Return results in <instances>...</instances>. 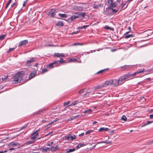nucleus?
Here are the masks:
<instances>
[{"instance_id": "b1692460", "label": "nucleus", "mask_w": 153, "mask_h": 153, "mask_svg": "<svg viewBox=\"0 0 153 153\" xmlns=\"http://www.w3.org/2000/svg\"><path fill=\"white\" fill-rule=\"evenodd\" d=\"M43 110H42V109L39 110L38 111H37L33 113V115H37L39 114H40V113H41L42 112H43Z\"/></svg>"}, {"instance_id": "2eb2a0df", "label": "nucleus", "mask_w": 153, "mask_h": 153, "mask_svg": "<svg viewBox=\"0 0 153 153\" xmlns=\"http://www.w3.org/2000/svg\"><path fill=\"white\" fill-rule=\"evenodd\" d=\"M57 62V60H55L53 62L49 64L48 66L47 67H50L51 68H52L54 67L53 65L55 64Z\"/></svg>"}, {"instance_id": "bb28decb", "label": "nucleus", "mask_w": 153, "mask_h": 153, "mask_svg": "<svg viewBox=\"0 0 153 153\" xmlns=\"http://www.w3.org/2000/svg\"><path fill=\"white\" fill-rule=\"evenodd\" d=\"M46 147H42L40 149L41 150L42 152H47Z\"/></svg>"}, {"instance_id": "4c0bfd02", "label": "nucleus", "mask_w": 153, "mask_h": 153, "mask_svg": "<svg viewBox=\"0 0 153 153\" xmlns=\"http://www.w3.org/2000/svg\"><path fill=\"white\" fill-rule=\"evenodd\" d=\"M106 70V69H103V70H100V71H99L97 72V74H100L102 73H103V72H104V71H105Z\"/></svg>"}, {"instance_id": "a19ab883", "label": "nucleus", "mask_w": 153, "mask_h": 153, "mask_svg": "<svg viewBox=\"0 0 153 153\" xmlns=\"http://www.w3.org/2000/svg\"><path fill=\"white\" fill-rule=\"evenodd\" d=\"M85 146V145L84 143H80L77 146L76 148H80L82 146Z\"/></svg>"}, {"instance_id": "f03ea898", "label": "nucleus", "mask_w": 153, "mask_h": 153, "mask_svg": "<svg viewBox=\"0 0 153 153\" xmlns=\"http://www.w3.org/2000/svg\"><path fill=\"white\" fill-rule=\"evenodd\" d=\"M129 75L124 74L120 77L118 80L120 85L122 84L124 82L125 80L127 79H129Z\"/></svg>"}, {"instance_id": "f8f14e48", "label": "nucleus", "mask_w": 153, "mask_h": 153, "mask_svg": "<svg viewBox=\"0 0 153 153\" xmlns=\"http://www.w3.org/2000/svg\"><path fill=\"white\" fill-rule=\"evenodd\" d=\"M112 82H113V83H112V84H113V85L114 86H116L119 85H120L119 83L118 82V80H117L116 79H112Z\"/></svg>"}, {"instance_id": "dca6fc26", "label": "nucleus", "mask_w": 153, "mask_h": 153, "mask_svg": "<svg viewBox=\"0 0 153 153\" xmlns=\"http://www.w3.org/2000/svg\"><path fill=\"white\" fill-rule=\"evenodd\" d=\"M112 82V79L110 80L109 81H107L104 82L103 84V85H105V87L106 85H111L113 83Z\"/></svg>"}, {"instance_id": "6ab92c4d", "label": "nucleus", "mask_w": 153, "mask_h": 153, "mask_svg": "<svg viewBox=\"0 0 153 153\" xmlns=\"http://www.w3.org/2000/svg\"><path fill=\"white\" fill-rule=\"evenodd\" d=\"M108 130V128H107L101 127L98 129V131L100 132H102L103 131H107Z\"/></svg>"}, {"instance_id": "58836bf2", "label": "nucleus", "mask_w": 153, "mask_h": 153, "mask_svg": "<svg viewBox=\"0 0 153 153\" xmlns=\"http://www.w3.org/2000/svg\"><path fill=\"white\" fill-rule=\"evenodd\" d=\"M103 141V143H105L106 144L111 143V141H108L107 140H105V141Z\"/></svg>"}, {"instance_id": "ea45409f", "label": "nucleus", "mask_w": 153, "mask_h": 153, "mask_svg": "<svg viewBox=\"0 0 153 153\" xmlns=\"http://www.w3.org/2000/svg\"><path fill=\"white\" fill-rule=\"evenodd\" d=\"M11 1H12V0H9L8 2L7 3V5H6V6L5 7V9H6L7 8L8 6L10 5V4L11 3Z\"/></svg>"}, {"instance_id": "c9c22d12", "label": "nucleus", "mask_w": 153, "mask_h": 153, "mask_svg": "<svg viewBox=\"0 0 153 153\" xmlns=\"http://www.w3.org/2000/svg\"><path fill=\"white\" fill-rule=\"evenodd\" d=\"M121 119L125 121H127V118L124 115H123Z\"/></svg>"}, {"instance_id": "09e8293b", "label": "nucleus", "mask_w": 153, "mask_h": 153, "mask_svg": "<svg viewBox=\"0 0 153 153\" xmlns=\"http://www.w3.org/2000/svg\"><path fill=\"white\" fill-rule=\"evenodd\" d=\"M77 103V102L76 101H75L73 102L71 104V105L73 106L75 105L76 103Z\"/></svg>"}, {"instance_id": "9b49d317", "label": "nucleus", "mask_w": 153, "mask_h": 153, "mask_svg": "<svg viewBox=\"0 0 153 153\" xmlns=\"http://www.w3.org/2000/svg\"><path fill=\"white\" fill-rule=\"evenodd\" d=\"M54 56L58 57H64L65 55L63 53H55L54 54Z\"/></svg>"}, {"instance_id": "6e6552de", "label": "nucleus", "mask_w": 153, "mask_h": 153, "mask_svg": "<svg viewBox=\"0 0 153 153\" xmlns=\"http://www.w3.org/2000/svg\"><path fill=\"white\" fill-rule=\"evenodd\" d=\"M28 42L27 40H24L21 41L19 42L18 47H21L24 46L25 45L27 44L28 43Z\"/></svg>"}, {"instance_id": "c85d7f7f", "label": "nucleus", "mask_w": 153, "mask_h": 153, "mask_svg": "<svg viewBox=\"0 0 153 153\" xmlns=\"http://www.w3.org/2000/svg\"><path fill=\"white\" fill-rule=\"evenodd\" d=\"M126 4V2H123V3H122L121 4V6L122 7H121V9H125L126 7H127V6H126V7H125V5Z\"/></svg>"}, {"instance_id": "a878e982", "label": "nucleus", "mask_w": 153, "mask_h": 153, "mask_svg": "<svg viewBox=\"0 0 153 153\" xmlns=\"http://www.w3.org/2000/svg\"><path fill=\"white\" fill-rule=\"evenodd\" d=\"M88 26H89V25H83L82 26L78 27V29H86Z\"/></svg>"}, {"instance_id": "3c124183", "label": "nucleus", "mask_w": 153, "mask_h": 153, "mask_svg": "<svg viewBox=\"0 0 153 153\" xmlns=\"http://www.w3.org/2000/svg\"><path fill=\"white\" fill-rule=\"evenodd\" d=\"M105 28L106 29H108L110 30H111V28L109 27V26H108L107 25H105Z\"/></svg>"}, {"instance_id": "473e14b6", "label": "nucleus", "mask_w": 153, "mask_h": 153, "mask_svg": "<svg viewBox=\"0 0 153 153\" xmlns=\"http://www.w3.org/2000/svg\"><path fill=\"white\" fill-rule=\"evenodd\" d=\"M134 36V35L132 34H131L129 35H127L125 36V38L127 39L130 37H133Z\"/></svg>"}, {"instance_id": "0eeeda50", "label": "nucleus", "mask_w": 153, "mask_h": 153, "mask_svg": "<svg viewBox=\"0 0 153 153\" xmlns=\"http://www.w3.org/2000/svg\"><path fill=\"white\" fill-rule=\"evenodd\" d=\"M108 2L110 3L109 8H111L112 7H114L117 6V4L115 2H112V0H108Z\"/></svg>"}, {"instance_id": "20e7f679", "label": "nucleus", "mask_w": 153, "mask_h": 153, "mask_svg": "<svg viewBox=\"0 0 153 153\" xmlns=\"http://www.w3.org/2000/svg\"><path fill=\"white\" fill-rule=\"evenodd\" d=\"M39 133L33 132L31 135L30 139L34 140L35 141L40 139L41 138V137H39Z\"/></svg>"}, {"instance_id": "412c9836", "label": "nucleus", "mask_w": 153, "mask_h": 153, "mask_svg": "<svg viewBox=\"0 0 153 153\" xmlns=\"http://www.w3.org/2000/svg\"><path fill=\"white\" fill-rule=\"evenodd\" d=\"M103 6V5L102 4H100L98 5H94L93 7V8L94 9H98L99 8L102 7Z\"/></svg>"}, {"instance_id": "6e6d98bb", "label": "nucleus", "mask_w": 153, "mask_h": 153, "mask_svg": "<svg viewBox=\"0 0 153 153\" xmlns=\"http://www.w3.org/2000/svg\"><path fill=\"white\" fill-rule=\"evenodd\" d=\"M53 143V142H50V143H47V146H50Z\"/></svg>"}, {"instance_id": "49530a36", "label": "nucleus", "mask_w": 153, "mask_h": 153, "mask_svg": "<svg viewBox=\"0 0 153 153\" xmlns=\"http://www.w3.org/2000/svg\"><path fill=\"white\" fill-rule=\"evenodd\" d=\"M83 44L78 43H74L72 45H82Z\"/></svg>"}, {"instance_id": "680f3d73", "label": "nucleus", "mask_w": 153, "mask_h": 153, "mask_svg": "<svg viewBox=\"0 0 153 153\" xmlns=\"http://www.w3.org/2000/svg\"><path fill=\"white\" fill-rule=\"evenodd\" d=\"M79 115H77L76 116H74L73 117L74 119H76V118L78 117H79Z\"/></svg>"}, {"instance_id": "393cba45", "label": "nucleus", "mask_w": 153, "mask_h": 153, "mask_svg": "<svg viewBox=\"0 0 153 153\" xmlns=\"http://www.w3.org/2000/svg\"><path fill=\"white\" fill-rule=\"evenodd\" d=\"M92 111V110L91 109H89L88 110H85L84 111H83V113H86L87 114H89L91 113Z\"/></svg>"}, {"instance_id": "f257e3e1", "label": "nucleus", "mask_w": 153, "mask_h": 153, "mask_svg": "<svg viewBox=\"0 0 153 153\" xmlns=\"http://www.w3.org/2000/svg\"><path fill=\"white\" fill-rule=\"evenodd\" d=\"M25 73L24 71H19L15 74L13 78V82L14 83H18L21 82L24 83L26 82L24 79Z\"/></svg>"}, {"instance_id": "aec40b11", "label": "nucleus", "mask_w": 153, "mask_h": 153, "mask_svg": "<svg viewBox=\"0 0 153 153\" xmlns=\"http://www.w3.org/2000/svg\"><path fill=\"white\" fill-rule=\"evenodd\" d=\"M74 9L82 11L83 10V7L81 6H75L74 7Z\"/></svg>"}, {"instance_id": "4be33fe9", "label": "nucleus", "mask_w": 153, "mask_h": 153, "mask_svg": "<svg viewBox=\"0 0 153 153\" xmlns=\"http://www.w3.org/2000/svg\"><path fill=\"white\" fill-rule=\"evenodd\" d=\"M131 65H125L124 66H122L121 68L122 69L124 70H128L130 68V67H131Z\"/></svg>"}, {"instance_id": "338daca9", "label": "nucleus", "mask_w": 153, "mask_h": 153, "mask_svg": "<svg viewBox=\"0 0 153 153\" xmlns=\"http://www.w3.org/2000/svg\"><path fill=\"white\" fill-rule=\"evenodd\" d=\"M153 118V114H151L150 115L149 119H152Z\"/></svg>"}, {"instance_id": "603ef678", "label": "nucleus", "mask_w": 153, "mask_h": 153, "mask_svg": "<svg viewBox=\"0 0 153 153\" xmlns=\"http://www.w3.org/2000/svg\"><path fill=\"white\" fill-rule=\"evenodd\" d=\"M84 90V89H82L80 90L79 91V93L80 94H81L83 92Z\"/></svg>"}, {"instance_id": "c03bdc74", "label": "nucleus", "mask_w": 153, "mask_h": 153, "mask_svg": "<svg viewBox=\"0 0 153 153\" xmlns=\"http://www.w3.org/2000/svg\"><path fill=\"white\" fill-rule=\"evenodd\" d=\"M48 71V70L47 68H44L42 70V73L44 74Z\"/></svg>"}, {"instance_id": "39448f33", "label": "nucleus", "mask_w": 153, "mask_h": 153, "mask_svg": "<svg viewBox=\"0 0 153 153\" xmlns=\"http://www.w3.org/2000/svg\"><path fill=\"white\" fill-rule=\"evenodd\" d=\"M153 33V31L152 30H148L143 32V35L144 37H147L151 35Z\"/></svg>"}, {"instance_id": "72a5a7b5", "label": "nucleus", "mask_w": 153, "mask_h": 153, "mask_svg": "<svg viewBox=\"0 0 153 153\" xmlns=\"http://www.w3.org/2000/svg\"><path fill=\"white\" fill-rule=\"evenodd\" d=\"M59 119L58 118H56L54 120H53L51 123H50L48 125H50V124H52L54 123V122L58 121L59 120Z\"/></svg>"}, {"instance_id": "7c9ffc66", "label": "nucleus", "mask_w": 153, "mask_h": 153, "mask_svg": "<svg viewBox=\"0 0 153 153\" xmlns=\"http://www.w3.org/2000/svg\"><path fill=\"white\" fill-rule=\"evenodd\" d=\"M137 74V73H136V71L132 74H127V75H129V78H130V77L131 76H135V75H136V74Z\"/></svg>"}, {"instance_id": "7ed1b4c3", "label": "nucleus", "mask_w": 153, "mask_h": 153, "mask_svg": "<svg viewBox=\"0 0 153 153\" xmlns=\"http://www.w3.org/2000/svg\"><path fill=\"white\" fill-rule=\"evenodd\" d=\"M19 145V144L18 143L15 142H11L8 145L9 147L10 148L9 149V150L11 151L13 150H14L15 149L13 148V147H16Z\"/></svg>"}, {"instance_id": "9d476101", "label": "nucleus", "mask_w": 153, "mask_h": 153, "mask_svg": "<svg viewBox=\"0 0 153 153\" xmlns=\"http://www.w3.org/2000/svg\"><path fill=\"white\" fill-rule=\"evenodd\" d=\"M56 10H54L52 9L51 11L48 13V15L52 17H53L55 15L56 13Z\"/></svg>"}, {"instance_id": "4d7b16f0", "label": "nucleus", "mask_w": 153, "mask_h": 153, "mask_svg": "<svg viewBox=\"0 0 153 153\" xmlns=\"http://www.w3.org/2000/svg\"><path fill=\"white\" fill-rule=\"evenodd\" d=\"M153 122V121H148L147 122L146 124L148 125Z\"/></svg>"}, {"instance_id": "e2e57ef3", "label": "nucleus", "mask_w": 153, "mask_h": 153, "mask_svg": "<svg viewBox=\"0 0 153 153\" xmlns=\"http://www.w3.org/2000/svg\"><path fill=\"white\" fill-rule=\"evenodd\" d=\"M46 148H47L46 149H47V152L51 151V148H50L46 147Z\"/></svg>"}, {"instance_id": "13d9d810", "label": "nucleus", "mask_w": 153, "mask_h": 153, "mask_svg": "<svg viewBox=\"0 0 153 153\" xmlns=\"http://www.w3.org/2000/svg\"><path fill=\"white\" fill-rule=\"evenodd\" d=\"M117 50V48H115L114 49H111V51L112 52H114L115 51H116Z\"/></svg>"}, {"instance_id": "c756f323", "label": "nucleus", "mask_w": 153, "mask_h": 153, "mask_svg": "<svg viewBox=\"0 0 153 153\" xmlns=\"http://www.w3.org/2000/svg\"><path fill=\"white\" fill-rule=\"evenodd\" d=\"M75 150V149L74 148H73L72 149H68L67 150L66 152L67 153L71 152L74 151Z\"/></svg>"}, {"instance_id": "cd10ccee", "label": "nucleus", "mask_w": 153, "mask_h": 153, "mask_svg": "<svg viewBox=\"0 0 153 153\" xmlns=\"http://www.w3.org/2000/svg\"><path fill=\"white\" fill-rule=\"evenodd\" d=\"M36 73H34L33 72L32 73H31L30 76H29L28 78L29 79H32L33 76H34L35 74Z\"/></svg>"}, {"instance_id": "f3484780", "label": "nucleus", "mask_w": 153, "mask_h": 153, "mask_svg": "<svg viewBox=\"0 0 153 153\" xmlns=\"http://www.w3.org/2000/svg\"><path fill=\"white\" fill-rule=\"evenodd\" d=\"M79 17L78 16H76L75 15H73L72 16L71 18H69L68 19L69 20H71V22H72L74 20L76 19V18Z\"/></svg>"}, {"instance_id": "4468645a", "label": "nucleus", "mask_w": 153, "mask_h": 153, "mask_svg": "<svg viewBox=\"0 0 153 153\" xmlns=\"http://www.w3.org/2000/svg\"><path fill=\"white\" fill-rule=\"evenodd\" d=\"M59 149V148L58 145H56L55 147L52 146L51 148V149L52 152H55Z\"/></svg>"}, {"instance_id": "2f4dec72", "label": "nucleus", "mask_w": 153, "mask_h": 153, "mask_svg": "<svg viewBox=\"0 0 153 153\" xmlns=\"http://www.w3.org/2000/svg\"><path fill=\"white\" fill-rule=\"evenodd\" d=\"M144 71V68L141 69H139L137 71H136V73H137V74L141 73L143 72Z\"/></svg>"}, {"instance_id": "a211bd4d", "label": "nucleus", "mask_w": 153, "mask_h": 153, "mask_svg": "<svg viewBox=\"0 0 153 153\" xmlns=\"http://www.w3.org/2000/svg\"><path fill=\"white\" fill-rule=\"evenodd\" d=\"M35 140L33 139H31V140L27 141L26 142V144L27 145H29L30 144L33 143L35 142Z\"/></svg>"}, {"instance_id": "e433bc0d", "label": "nucleus", "mask_w": 153, "mask_h": 153, "mask_svg": "<svg viewBox=\"0 0 153 153\" xmlns=\"http://www.w3.org/2000/svg\"><path fill=\"white\" fill-rule=\"evenodd\" d=\"M94 131V130H90L87 131L85 132V134L87 135V134L91 133Z\"/></svg>"}, {"instance_id": "79ce46f5", "label": "nucleus", "mask_w": 153, "mask_h": 153, "mask_svg": "<svg viewBox=\"0 0 153 153\" xmlns=\"http://www.w3.org/2000/svg\"><path fill=\"white\" fill-rule=\"evenodd\" d=\"M5 34L2 35L0 36V40H2L4 39L6 36Z\"/></svg>"}, {"instance_id": "ddd939ff", "label": "nucleus", "mask_w": 153, "mask_h": 153, "mask_svg": "<svg viewBox=\"0 0 153 153\" xmlns=\"http://www.w3.org/2000/svg\"><path fill=\"white\" fill-rule=\"evenodd\" d=\"M55 25L59 27H63L64 26V23L62 21H59L55 24Z\"/></svg>"}, {"instance_id": "37998d69", "label": "nucleus", "mask_w": 153, "mask_h": 153, "mask_svg": "<svg viewBox=\"0 0 153 153\" xmlns=\"http://www.w3.org/2000/svg\"><path fill=\"white\" fill-rule=\"evenodd\" d=\"M105 87V85H104L103 84L102 85H98V86H97L96 87H95V89H99V88H101V87Z\"/></svg>"}, {"instance_id": "774afa93", "label": "nucleus", "mask_w": 153, "mask_h": 153, "mask_svg": "<svg viewBox=\"0 0 153 153\" xmlns=\"http://www.w3.org/2000/svg\"><path fill=\"white\" fill-rule=\"evenodd\" d=\"M85 15V13H84L80 14V15L82 17H84Z\"/></svg>"}, {"instance_id": "423d86ee", "label": "nucleus", "mask_w": 153, "mask_h": 153, "mask_svg": "<svg viewBox=\"0 0 153 153\" xmlns=\"http://www.w3.org/2000/svg\"><path fill=\"white\" fill-rule=\"evenodd\" d=\"M65 138L69 140H73L76 139V136L74 134H69L67 136L65 137Z\"/></svg>"}, {"instance_id": "864d4df0", "label": "nucleus", "mask_w": 153, "mask_h": 153, "mask_svg": "<svg viewBox=\"0 0 153 153\" xmlns=\"http://www.w3.org/2000/svg\"><path fill=\"white\" fill-rule=\"evenodd\" d=\"M52 132H51L45 135V137L47 136H48L49 135H50V136H52Z\"/></svg>"}, {"instance_id": "bf43d9fd", "label": "nucleus", "mask_w": 153, "mask_h": 153, "mask_svg": "<svg viewBox=\"0 0 153 153\" xmlns=\"http://www.w3.org/2000/svg\"><path fill=\"white\" fill-rule=\"evenodd\" d=\"M14 48H9L8 51V53H9L11 51H13L14 50Z\"/></svg>"}, {"instance_id": "69168bd1", "label": "nucleus", "mask_w": 153, "mask_h": 153, "mask_svg": "<svg viewBox=\"0 0 153 153\" xmlns=\"http://www.w3.org/2000/svg\"><path fill=\"white\" fill-rule=\"evenodd\" d=\"M112 10L114 13H116L117 12V10L112 9Z\"/></svg>"}, {"instance_id": "8fccbe9b", "label": "nucleus", "mask_w": 153, "mask_h": 153, "mask_svg": "<svg viewBox=\"0 0 153 153\" xmlns=\"http://www.w3.org/2000/svg\"><path fill=\"white\" fill-rule=\"evenodd\" d=\"M27 1L28 0H26L25 1H24L23 4V7H24L25 6V4L26 3H27Z\"/></svg>"}, {"instance_id": "1a4fd4ad", "label": "nucleus", "mask_w": 153, "mask_h": 153, "mask_svg": "<svg viewBox=\"0 0 153 153\" xmlns=\"http://www.w3.org/2000/svg\"><path fill=\"white\" fill-rule=\"evenodd\" d=\"M36 59L34 58H32L28 60L26 62V64L28 66H30V63L36 61Z\"/></svg>"}, {"instance_id": "de8ad7c7", "label": "nucleus", "mask_w": 153, "mask_h": 153, "mask_svg": "<svg viewBox=\"0 0 153 153\" xmlns=\"http://www.w3.org/2000/svg\"><path fill=\"white\" fill-rule=\"evenodd\" d=\"M76 61V59H71L69 60V62H74Z\"/></svg>"}, {"instance_id": "0e129e2a", "label": "nucleus", "mask_w": 153, "mask_h": 153, "mask_svg": "<svg viewBox=\"0 0 153 153\" xmlns=\"http://www.w3.org/2000/svg\"><path fill=\"white\" fill-rule=\"evenodd\" d=\"M69 103V101H68L67 102H65L64 103V105H68Z\"/></svg>"}, {"instance_id": "5701e85b", "label": "nucleus", "mask_w": 153, "mask_h": 153, "mask_svg": "<svg viewBox=\"0 0 153 153\" xmlns=\"http://www.w3.org/2000/svg\"><path fill=\"white\" fill-rule=\"evenodd\" d=\"M58 15L60 17L62 18H67L68 17V15L65 14H61L59 13Z\"/></svg>"}, {"instance_id": "a18cd8bd", "label": "nucleus", "mask_w": 153, "mask_h": 153, "mask_svg": "<svg viewBox=\"0 0 153 153\" xmlns=\"http://www.w3.org/2000/svg\"><path fill=\"white\" fill-rule=\"evenodd\" d=\"M8 75L5 76H4V77H2V80L3 81H4L5 80L7 79L8 77Z\"/></svg>"}, {"instance_id": "5fc2aeb1", "label": "nucleus", "mask_w": 153, "mask_h": 153, "mask_svg": "<svg viewBox=\"0 0 153 153\" xmlns=\"http://www.w3.org/2000/svg\"><path fill=\"white\" fill-rule=\"evenodd\" d=\"M27 125H25L24 126H22L21 127L20 129L21 130L23 129L24 128H26L27 127Z\"/></svg>"}, {"instance_id": "f704fd0d", "label": "nucleus", "mask_w": 153, "mask_h": 153, "mask_svg": "<svg viewBox=\"0 0 153 153\" xmlns=\"http://www.w3.org/2000/svg\"><path fill=\"white\" fill-rule=\"evenodd\" d=\"M57 62H59L61 64L65 62V61H64L62 58H60V60Z\"/></svg>"}, {"instance_id": "052dcab7", "label": "nucleus", "mask_w": 153, "mask_h": 153, "mask_svg": "<svg viewBox=\"0 0 153 153\" xmlns=\"http://www.w3.org/2000/svg\"><path fill=\"white\" fill-rule=\"evenodd\" d=\"M15 5H16V6L17 5V4H16V3H14L13 4H12L11 5V7H13Z\"/></svg>"}]
</instances>
